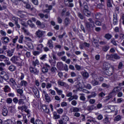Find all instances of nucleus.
<instances>
[{
	"label": "nucleus",
	"instance_id": "nucleus-6",
	"mask_svg": "<svg viewBox=\"0 0 124 124\" xmlns=\"http://www.w3.org/2000/svg\"><path fill=\"white\" fill-rule=\"evenodd\" d=\"M83 13L87 17H90L91 15V12L89 11V6L87 5H85L83 7Z\"/></svg>",
	"mask_w": 124,
	"mask_h": 124
},
{
	"label": "nucleus",
	"instance_id": "nucleus-39",
	"mask_svg": "<svg viewBox=\"0 0 124 124\" xmlns=\"http://www.w3.org/2000/svg\"><path fill=\"white\" fill-rule=\"evenodd\" d=\"M54 89L56 91V93H58V95H61L62 93V91L59 90V88L55 87Z\"/></svg>",
	"mask_w": 124,
	"mask_h": 124
},
{
	"label": "nucleus",
	"instance_id": "nucleus-51",
	"mask_svg": "<svg viewBox=\"0 0 124 124\" xmlns=\"http://www.w3.org/2000/svg\"><path fill=\"white\" fill-rule=\"evenodd\" d=\"M120 59H121V57L118 54H113V61H115V60H120Z\"/></svg>",
	"mask_w": 124,
	"mask_h": 124
},
{
	"label": "nucleus",
	"instance_id": "nucleus-59",
	"mask_svg": "<svg viewBox=\"0 0 124 124\" xmlns=\"http://www.w3.org/2000/svg\"><path fill=\"white\" fill-rule=\"evenodd\" d=\"M105 95H106V94L103 92H102L98 94V97H100L101 98H102V97H104Z\"/></svg>",
	"mask_w": 124,
	"mask_h": 124
},
{
	"label": "nucleus",
	"instance_id": "nucleus-37",
	"mask_svg": "<svg viewBox=\"0 0 124 124\" xmlns=\"http://www.w3.org/2000/svg\"><path fill=\"white\" fill-rule=\"evenodd\" d=\"M32 64L33 66H36L37 65H39V61L38 60L36 59L35 61L32 62Z\"/></svg>",
	"mask_w": 124,
	"mask_h": 124
},
{
	"label": "nucleus",
	"instance_id": "nucleus-31",
	"mask_svg": "<svg viewBox=\"0 0 124 124\" xmlns=\"http://www.w3.org/2000/svg\"><path fill=\"white\" fill-rule=\"evenodd\" d=\"M60 118L61 116L58 114V113H57V112H53V119H54V120H58V119H60Z\"/></svg>",
	"mask_w": 124,
	"mask_h": 124
},
{
	"label": "nucleus",
	"instance_id": "nucleus-50",
	"mask_svg": "<svg viewBox=\"0 0 124 124\" xmlns=\"http://www.w3.org/2000/svg\"><path fill=\"white\" fill-rule=\"evenodd\" d=\"M6 60V57L3 55H0V62H3Z\"/></svg>",
	"mask_w": 124,
	"mask_h": 124
},
{
	"label": "nucleus",
	"instance_id": "nucleus-11",
	"mask_svg": "<svg viewBox=\"0 0 124 124\" xmlns=\"http://www.w3.org/2000/svg\"><path fill=\"white\" fill-rule=\"evenodd\" d=\"M46 45L49 49H53L54 48L53 41L51 39H49L47 41Z\"/></svg>",
	"mask_w": 124,
	"mask_h": 124
},
{
	"label": "nucleus",
	"instance_id": "nucleus-8",
	"mask_svg": "<svg viewBox=\"0 0 124 124\" xmlns=\"http://www.w3.org/2000/svg\"><path fill=\"white\" fill-rule=\"evenodd\" d=\"M30 71L31 73L34 74V75H38V74H39V70L36 68H33L32 67H30Z\"/></svg>",
	"mask_w": 124,
	"mask_h": 124
},
{
	"label": "nucleus",
	"instance_id": "nucleus-36",
	"mask_svg": "<svg viewBox=\"0 0 124 124\" xmlns=\"http://www.w3.org/2000/svg\"><path fill=\"white\" fill-rule=\"evenodd\" d=\"M110 48V46L107 45L102 47V50L104 52H107Z\"/></svg>",
	"mask_w": 124,
	"mask_h": 124
},
{
	"label": "nucleus",
	"instance_id": "nucleus-57",
	"mask_svg": "<svg viewBox=\"0 0 124 124\" xmlns=\"http://www.w3.org/2000/svg\"><path fill=\"white\" fill-rule=\"evenodd\" d=\"M46 89H49L51 88H52V84L49 83V82H47L46 84Z\"/></svg>",
	"mask_w": 124,
	"mask_h": 124
},
{
	"label": "nucleus",
	"instance_id": "nucleus-47",
	"mask_svg": "<svg viewBox=\"0 0 124 124\" xmlns=\"http://www.w3.org/2000/svg\"><path fill=\"white\" fill-rule=\"evenodd\" d=\"M45 97L46 102H50L51 101V98L50 97V96H49L48 94L45 96Z\"/></svg>",
	"mask_w": 124,
	"mask_h": 124
},
{
	"label": "nucleus",
	"instance_id": "nucleus-49",
	"mask_svg": "<svg viewBox=\"0 0 124 124\" xmlns=\"http://www.w3.org/2000/svg\"><path fill=\"white\" fill-rule=\"evenodd\" d=\"M42 71L43 73H47L48 71V69L45 66H43L42 68Z\"/></svg>",
	"mask_w": 124,
	"mask_h": 124
},
{
	"label": "nucleus",
	"instance_id": "nucleus-16",
	"mask_svg": "<svg viewBox=\"0 0 124 124\" xmlns=\"http://www.w3.org/2000/svg\"><path fill=\"white\" fill-rule=\"evenodd\" d=\"M97 95V93L95 92H92L91 93V94L87 96L88 99H91V98H93Z\"/></svg>",
	"mask_w": 124,
	"mask_h": 124
},
{
	"label": "nucleus",
	"instance_id": "nucleus-2",
	"mask_svg": "<svg viewBox=\"0 0 124 124\" xmlns=\"http://www.w3.org/2000/svg\"><path fill=\"white\" fill-rule=\"evenodd\" d=\"M46 32V31L40 30H38L37 31H36L35 34L38 38L39 43H42V42H43V40H44V38L42 37L44 36Z\"/></svg>",
	"mask_w": 124,
	"mask_h": 124
},
{
	"label": "nucleus",
	"instance_id": "nucleus-55",
	"mask_svg": "<svg viewBox=\"0 0 124 124\" xmlns=\"http://www.w3.org/2000/svg\"><path fill=\"white\" fill-rule=\"evenodd\" d=\"M119 87H116L114 88L112 92L113 93H119L120 92V89H119Z\"/></svg>",
	"mask_w": 124,
	"mask_h": 124
},
{
	"label": "nucleus",
	"instance_id": "nucleus-56",
	"mask_svg": "<svg viewBox=\"0 0 124 124\" xmlns=\"http://www.w3.org/2000/svg\"><path fill=\"white\" fill-rule=\"evenodd\" d=\"M123 66H124V64H123V62H120L118 66V69H123Z\"/></svg>",
	"mask_w": 124,
	"mask_h": 124
},
{
	"label": "nucleus",
	"instance_id": "nucleus-22",
	"mask_svg": "<svg viewBox=\"0 0 124 124\" xmlns=\"http://www.w3.org/2000/svg\"><path fill=\"white\" fill-rule=\"evenodd\" d=\"M81 111V109L77 107H73L71 108V112L72 113L73 112L74 113H78V112H80Z\"/></svg>",
	"mask_w": 124,
	"mask_h": 124
},
{
	"label": "nucleus",
	"instance_id": "nucleus-43",
	"mask_svg": "<svg viewBox=\"0 0 124 124\" xmlns=\"http://www.w3.org/2000/svg\"><path fill=\"white\" fill-rule=\"evenodd\" d=\"M10 108H11L10 112H11V113H13V111L15 110H16V105H13L12 106H11L10 107Z\"/></svg>",
	"mask_w": 124,
	"mask_h": 124
},
{
	"label": "nucleus",
	"instance_id": "nucleus-30",
	"mask_svg": "<svg viewBox=\"0 0 124 124\" xmlns=\"http://www.w3.org/2000/svg\"><path fill=\"white\" fill-rule=\"evenodd\" d=\"M112 2H113V0H108L107 1V5L108 7H109V8L113 7V5H112Z\"/></svg>",
	"mask_w": 124,
	"mask_h": 124
},
{
	"label": "nucleus",
	"instance_id": "nucleus-48",
	"mask_svg": "<svg viewBox=\"0 0 124 124\" xmlns=\"http://www.w3.org/2000/svg\"><path fill=\"white\" fill-rule=\"evenodd\" d=\"M2 79H3V80H5L6 82H7V80L9 79V77H8V75L6 74L4 75L2 78Z\"/></svg>",
	"mask_w": 124,
	"mask_h": 124
},
{
	"label": "nucleus",
	"instance_id": "nucleus-24",
	"mask_svg": "<svg viewBox=\"0 0 124 124\" xmlns=\"http://www.w3.org/2000/svg\"><path fill=\"white\" fill-rule=\"evenodd\" d=\"M117 14L113 15V24L114 25H116L118 24V18H117Z\"/></svg>",
	"mask_w": 124,
	"mask_h": 124
},
{
	"label": "nucleus",
	"instance_id": "nucleus-41",
	"mask_svg": "<svg viewBox=\"0 0 124 124\" xmlns=\"http://www.w3.org/2000/svg\"><path fill=\"white\" fill-rule=\"evenodd\" d=\"M104 37H105L108 40H110V39L112 38V35L109 33H107L105 35Z\"/></svg>",
	"mask_w": 124,
	"mask_h": 124
},
{
	"label": "nucleus",
	"instance_id": "nucleus-1",
	"mask_svg": "<svg viewBox=\"0 0 124 124\" xmlns=\"http://www.w3.org/2000/svg\"><path fill=\"white\" fill-rule=\"evenodd\" d=\"M11 62L17 65V66H22L23 62V60L21 59L19 57L17 56H13L11 59Z\"/></svg>",
	"mask_w": 124,
	"mask_h": 124
},
{
	"label": "nucleus",
	"instance_id": "nucleus-14",
	"mask_svg": "<svg viewBox=\"0 0 124 124\" xmlns=\"http://www.w3.org/2000/svg\"><path fill=\"white\" fill-rule=\"evenodd\" d=\"M57 84L59 87H66V83L61 79L57 81Z\"/></svg>",
	"mask_w": 124,
	"mask_h": 124
},
{
	"label": "nucleus",
	"instance_id": "nucleus-27",
	"mask_svg": "<svg viewBox=\"0 0 124 124\" xmlns=\"http://www.w3.org/2000/svg\"><path fill=\"white\" fill-rule=\"evenodd\" d=\"M8 69L10 70V71L13 72V71H15V70H16V69H17V68L16 67V66H15L14 65H11L8 67Z\"/></svg>",
	"mask_w": 124,
	"mask_h": 124
},
{
	"label": "nucleus",
	"instance_id": "nucleus-63",
	"mask_svg": "<svg viewBox=\"0 0 124 124\" xmlns=\"http://www.w3.org/2000/svg\"><path fill=\"white\" fill-rule=\"evenodd\" d=\"M90 104H94L95 103V99H90L89 101Z\"/></svg>",
	"mask_w": 124,
	"mask_h": 124
},
{
	"label": "nucleus",
	"instance_id": "nucleus-13",
	"mask_svg": "<svg viewBox=\"0 0 124 124\" xmlns=\"http://www.w3.org/2000/svg\"><path fill=\"white\" fill-rule=\"evenodd\" d=\"M110 67H111V65H110V64L107 62H105L103 63V68L105 70H108V69H109V68H110Z\"/></svg>",
	"mask_w": 124,
	"mask_h": 124
},
{
	"label": "nucleus",
	"instance_id": "nucleus-5",
	"mask_svg": "<svg viewBox=\"0 0 124 124\" xmlns=\"http://www.w3.org/2000/svg\"><path fill=\"white\" fill-rule=\"evenodd\" d=\"M93 80L91 81V83L93 86H95L99 85V81H97V75L93 74L92 75Z\"/></svg>",
	"mask_w": 124,
	"mask_h": 124
},
{
	"label": "nucleus",
	"instance_id": "nucleus-38",
	"mask_svg": "<svg viewBox=\"0 0 124 124\" xmlns=\"http://www.w3.org/2000/svg\"><path fill=\"white\" fill-rule=\"evenodd\" d=\"M65 26H68L70 24V19L68 17H66L64 20Z\"/></svg>",
	"mask_w": 124,
	"mask_h": 124
},
{
	"label": "nucleus",
	"instance_id": "nucleus-45",
	"mask_svg": "<svg viewBox=\"0 0 124 124\" xmlns=\"http://www.w3.org/2000/svg\"><path fill=\"white\" fill-rule=\"evenodd\" d=\"M121 120H122V117L120 115L116 116L114 119V122H119V121H121Z\"/></svg>",
	"mask_w": 124,
	"mask_h": 124
},
{
	"label": "nucleus",
	"instance_id": "nucleus-9",
	"mask_svg": "<svg viewBox=\"0 0 124 124\" xmlns=\"http://www.w3.org/2000/svg\"><path fill=\"white\" fill-rule=\"evenodd\" d=\"M1 40L4 45H7L8 43L10 41V39H9L8 37H2L1 38Z\"/></svg>",
	"mask_w": 124,
	"mask_h": 124
},
{
	"label": "nucleus",
	"instance_id": "nucleus-60",
	"mask_svg": "<svg viewBox=\"0 0 124 124\" xmlns=\"http://www.w3.org/2000/svg\"><path fill=\"white\" fill-rule=\"evenodd\" d=\"M93 109H94L93 105H91L87 107V110L88 111H92V110H93Z\"/></svg>",
	"mask_w": 124,
	"mask_h": 124
},
{
	"label": "nucleus",
	"instance_id": "nucleus-46",
	"mask_svg": "<svg viewBox=\"0 0 124 124\" xmlns=\"http://www.w3.org/2000/svg\"><path fill=\"white\" fill-rule=\"evenodd\" d=\"M79 95H81L80 97V100H82V101H85L86 100V97H85V94L84 93H80Z\"/></svg>",
	"mask_w": 124,
	"mask_h": 124
},
{
	"label": "nucleus",
	"instance_id": "nucleus-19",
	"mask_svg": "<svg viewBox=\"0 0 124 124\" xmlns=\"http://www.w3.org/2000/svg\"><path fill=\"white\" fill-rule=\"evenodd\" d=\"M12 20L15 21V24L16 25V26L17 27V28L18 29H20V25L19 24H18V18L16 17L15 16H13Z\"/></svg>",
	"mask_w": 124,
	"mask_h": 124
},
{
	"label": "nucleus",
	"instance_id": "nucleus-10",
	"mask_svg": "<svg viewBox=\"0 0 124 124\" xmlns=\"http://www.w3.org/2000/svg\"><path fill=\"white\" fill-rule=\"evenodd\" d=\"M83 79H88L90 77V74L87 71L84 70L80 72Z\"/></svg>",
	"mask_w": 124,
	"mask_h": 124
},
{
	"label": "nucleus",
	"instance_id": "nucleus-3",
	"mask_svg": "<svg viewBox=\"0 0 124 124\" xmlns=\"http://www.w3.org/2000/svg\"><path fill=\"white\" fill-rule=\"evenodd\" d=\"M89 21H86L85 22V28H86V30L88 31H90L91 30H92V28H93V24H94V22H93V19L92 18H90L88 19Z\"/></svg>",
	"mask_w": 124,
	"mask_h": 124
},
{
	"label": "nucleus",
	"instance_id": "nucleus-17",
	"mask_svg": "<svg viewBox=\"0 0 124 124\" xmlns=\"http://www.w3.org/2000/svg\"><path fill=\"white\" fill-rule=\"evenodd\" d=\"M26 14L27 13L22 11H18L17 12V15L20 17V18H24L26 17Z\"/></svg>",
	"mask_w": 124,
	"mask_h": 124
},
{
	"label": "nucleus",
	"instance_id": "nucleus-58",
	"mask_svg": "<svg viewBox=\"0 0 124 124\" xmlns=\"http://www.w3.org/2000/svg\"><path fill=\"white\" fill-rule=\"evenodd\" d=\"M115 12L119 14L120 13V6H116L115 8Z\"/></svg>",
	"mask_w": 124,
	"mask_h": 124
},
{
	"label": "nucleus",
	"instance_id": "nucleus-54",
	"mask_svg": "<svg viewBox=\"0 0 124 124\" xmlns=\"http://www.w3.org/2000/svg\"><path fill=\"white\" fill-rule=\"evenodd\" d=\"M110 42L111 43H112V44H113V45H114V46H118V44H117V42H116L114 39H111L110 40Z\"/></svg>",
	"mask_w": 124,
	"mask_h": 124
},
{
	"label": "nucleus",
	"instance_id": "nucleus-42",
	"mask_svg": "<svg viewBox=\"0 0 124 124\" xmlns=\"http://www.w3.org/2000/svg\"><path fill=\"white\" fill-rule=\"evenodd\" d=\"M95 18L97 19V20H99L100 18H101V14L99 13H96L95 14Z\"/></svg>",
	"mask_w": 124,
	"mask_h": 124
},
{
	"label": "nucleus",
	"instance_id": "nucleus-29",
	"mask_svg": "<svg viewBox=\"0 0 124 124\" xmlns=\"http://www.w3.org/2000/svg\"><path fill=\"white\" fill-rule=\"evenodd\" d=\"M107 109L108 110H109V112H112L113 111H115V106H108L107 107Z\"/></svg>",
	"mask_w": 124,
	"mask_h": 124
},
{
	"label": "nucleus",
	"instance_id": "nucleus-44",
	"mask_svg": "<svg viewBox=\"0 0 124 124\" xmlns=\"http://www.w3.org/2000/svg\"><path fill=\"white\" fill-rule=\"evenodd\" d=\"M109 118L108 117L106 116L105 119H103V124H109Z\"/></svg>",
	"mask_w": 124,
	"mask_h": 124
},
{
	"label": "nucleus",
	"instance_id": "nucleus-52",
	"mask_svg": "<svg viewBox=\"0 0 124 124\" xmlns=\"http://www.w3.org/2000/svg\"><path fill=\"white\" fill-rule=\"evenodd\" d=\"M48 92L50 94H51V95H56V92L54 90L49 89Z\"/></svg>",
	"mask_w": 124,
	"mask_h": 124
},
{
	"label": "nucleus",
	"instance_id": "nucleus-26",
	"mask_svg": "<svg viewBox=\"0 0 124 124\" xmlns=\"http://www.w3.org/2000/svg\"><path fill=\"white\" fill-rule=\"evenodd\" d=\"M38 16H39L41 19H43L44 17L45 19H48L49 18V16H48V14H46L45 15L44 14L40 13L38 14Z\"/></svg>",
	"mask_w": 124,
	"mask_h": 124
},
{
	"label": "nucleus",
	"instance_id": "nucleus-40",
	"mask_svg": "<svg viewBox=\"0 0 124 124\" xmlns=\"http://www.w3.org/2000/svg\"><path fill=\"white\" fill-rule=\"evenodd\" d=\"M4 92H5V93L10 92V87H9L8 85H5L4 87Z\"/></svg>",
	"mask_w": 124,
	"mask_h": 124
},
{
	"label": "nucleus",
	"instance_id": "nucleus-34",
	"mask_svg": "<svg viewBox=\"0 0 124 124\" xmlns=\"http://www.w3.org/2000/svg\"><path fill=\"white\" fill-rule=\"evenodd\" d=\"M14 53V50L12 49L11 50H8L7 52L8 57H12L13 56V54Z\"/></svg>",
	"mask_w": 124,
	"mask_h": 124
},
{
	"label": "nucleus",
	"instance_id": "nucleus-7",
	"mask_svg": "<svg viewBox=\"0 0 124 124\" xmlns=\"http://www.w3.org/2000/svg\"><path fill=\"white\" fill-rule=\"evenodd\" d=\"M72 2H73V0H67L64 1V5L67 7H73L74 6V4Z\"/></svg>",
	"mask_w": 124,
	"mask_h": 124
},
{
	"label": "nucleus",
	"instance_id": "nucleus-35",
	"mask_svg": "<svg viewBox=\"0 0 124 124\" xmlns=\"http://www.w3.org/2000/svg\"><path fill=\"white\" fill-rule=\"evenodd\" d=\"M78 16L80 20H84L85 19V16L80 12L78 13Z\"/></svg>",
	"mask_w": 124,
	"mask_h": 124
},
{
	"label": "nucleus",
	"instance_id": "nucleus-15",
	"mask_svg": "<svg viewBox=\"0 0 124 124\" xmlns=\"http://www.w3.org/2000/svg\"><path fill=\"white\" fill-rule=\"evenodd\" d=\"M42 109L44 113H46V114H49V113H50V109L47 108L46 105H43L42 106Z\"/></svg>",
	"mask_w": 124,
	"mask_h": 124
},
{
	"label": "nucleus",
	"instance_id": "nucleus-4",
	"mask_svg": "<svg viewBox=\"0 0 124 124\" xmlns=\"http://www.w3.org/2000/svg\"><path fill=\"white\" fill-rule=\"evenodd\" d=\"M9 84L11 86V88L13 89V90H17V89H19V86L15 81V79L13 78H11L10 79Z\"/></svg>",
	"mask_w": 124,
	"mask_h": 124
},
{
	"label": "nucleus",
	"instance_id": "nucleus-61",
	"mask_svg": "<svg viewBox=\"0 0 124 124\" xmlns=\"http://www.w3.org/2000/svg\"><path fill=\"white\" fill-rule=\"evenodd\" d=\"M35 124H44L42 121L39 119H36Z\"/></svg>",
	"mask_w": 124,
	"mask_h": 124
},
{
	"label": "nucleus",
	"instance_id": "nucleus-18",
	"mask_svg": "<svg viewBox=\"0 0 124 124\" xmlns=\"http://www.w3.org/2000/svg\"><path fill=\"white\" fill-rule=\"evenodd\" d=\"M106 58L109 61H113V62H115V60H114V54H107Z\"/></svg>",
	"mask_w": 124,
	"mask_h": 124
},
{
	"label": "nucleus",
	"instance_id": "nucleus-53",
	"mask_svg": "<svg viewBox=\"0 0 124 124\" xmlns=\"http://www.w3.org/2000/svg\"><path fill=\"white\" fill-rule=\"evenodd\" d=\"M18 105H24V104H25V102H24V100L19 99L18 100Z\"/></svg>",
	"mask_w": 124,
	"mask_h": 124
},
{
	"label": "nucleus",
	"instance_id": "nucleus-64",
	"mask_svg": "<svg viewBox=\"0 0 124 124\" xmlns=\"http://www.w3.org/2000/svg\"><path fill=\"white\" fill-rule=\"evenodd\" d=\"M56 70H57V68H56V67H52L50 69V71H51L52 73H55Z\"/></svg>",
	"mask_w": 124,
	"mask_h": 124
},
{
	"label": "nucleus",
	"instance_id": "nucleus-12",
	"mask_svg": "<svg viewBox=\"0 0 124 124\" xmlns=\"http://www.w3.org/2000/svg\"><path fill=\"white\" fill-rule=\"evenodd\" d=\"M56 66L59 70H63V63L62 62H58Z\"/></svg>",
	"mask_w": 124,
	"mask_h": 124
},
{
	"label": "nucleus",
	"instance_id": "nucleus-62",
	"mask_svg": "<svg viewBox=\"0 0 124 124\" xmlns=\"http://www.w3.org/2000/svg\"><path fill=\"white\" fill-rule=\"evenodd\" d=\"M57 112L58 114H62V113H63V109L62 108H60L57 110Z\"/></svg>",
	"mask_w": 124,
	"mask_h": 124
},
{
	"label": "nucleus",
	"instance_id": "nucleus-33",
	"mask_svg": "<svg viewBox=\"0 0 124 124\" xmlns=\"http://www.w3.org/2000/svg\"><path fill=\"white\" fill-rule=\"evenodd\" d=\"M32 91H33L35 95H36V96H37V97L38 96H39V91H38V90L37 89V88H33L32 89Z\"/></svg>",
	"mask_w": 124,
	"mask_h": 124
},
{
	"label": "nucleus",
	"instance_id": "nucleus-23",
	"mask_svg": "<svg viewBox=\"0 0 124 124\" xmlns=\"http://www.w3.org/2000/svg\"><path fill=\"white\" fill-rule=\"evenodd\" d=\"M23 111H24V112H25L26 113H27V115L28 117V118H30V117H31V111H30V109H28V107H27L26 106H25V107H24V110Z\"/></svg>",
	"mask_w": 124,
	"mask_h": 124
},
{
	"label": "nucleus",
	"instance_id": "nucleus-25",
	"mask_svg": "<svg viewBox=\"0 0 124 124\" xmlns=\"http://www.w3.org/2000/svg\"><path fill=\"white\" fill-rule=\"evenodd\" d=\"M62 119L65 123H67L69 120V118H68L67 116L65 115V114H63L62 115Z\"/></svg>",
	"mask_w": 124,
	"mask_h": 124
},
{
	"label": "nucleus",
	"instance_id": "nucleus-32",
	"mask_svg": "<svg viewBox=\"0 0 124 124\" xmlns=\"http://www.w3.org/2000/svg\"><path fill=\"white\" fill-rule=\"evenodd\" d=\"M7 114H8V110H7V108L6 107L3 108L2 109V114L4 117L7 116Z\"/></svg>",
	"mask_w": 124,
	"mask_h": 124
},
{
	"label": "nucleus",
	"instance_id": "nucleus-21",
	"mask_svg": "<svg viewBox=\"0 0 124 124\" xmlns=\"http://www.w3.org/2000/svg\"><path fill=\"white\" fill-rule=\"evenodd\" d=\"M19 85L20 86H21V87L27 88V87H28V82H27V81L23 80L20 81Z\"/></svg>",
	"mask_w": 124,
	"mask_h": 124
},
{
	"label": "nucleus",
	"instance_id": "nucleus-20",
	"mask_svg": "<svg viewBox=\"0 0 124 124\" xmlns=\"http://www.w3.org/2000/svg\"><path fill=\"white\" fill-rule=\"evenodd\" d=\"M92 43L96 48H98L99 45H98V41L94 38H93Z\"/></svg>",
	"mask_w": 124,
	"mask_h": 124
},
{
	"label": "nucleus",
	"instance_id": "nucleus-28",
	"mask_svg": "<svg viewBox=\"0 0 124 124\" xmlns=\"http://www.w3.org/2000/svg\"><path fill=\"white\" fill-rule=\"evenodd\" d=\"M6 74V73L4 72V68L0 67V77L1 78L3 76H4Z\"/></svg>",
	"mask_w": 124,
	"mask_h": 124
}]
</instances>
